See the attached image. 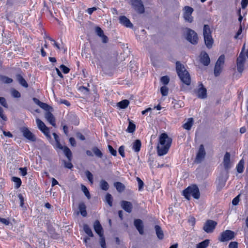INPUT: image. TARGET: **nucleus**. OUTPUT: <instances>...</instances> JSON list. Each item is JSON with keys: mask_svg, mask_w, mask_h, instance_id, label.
<instances>
[{"mask_svg": "<svg viewBox=\"0 0 248 248\" xmlns=\"http://www.w3.org/2000/svg\"><path fill=\"white\" fill-rule=\"evenodd\" d=\"M241 4L242 8L245 9L248 4V0H242Z\"/></svg>", "mask_w": 248, "mask_h": 248, "instance_id": "63", "label": "nucleus"}, {"mask_svg": "<svg viewBox=\"0 0 248 248\" xmlns=\"http://www.w3.org/2000/svg\"><path fill=\"white\" fill-rule=\"evenodd\" d=\"M176 70L181 81L186 85H189L191 83L190 75L184 65L179 61L176 62Z\"/></svg>", "mask_w": 248, "mask_h": 248, "instance_id": "2", "label": "nucleus"}, {"mask_svg": "<svg viewBox=\"0 0 248 248\" xmlns=\"http://www.w3.org/2000/svg\"><path fill=\"white\" fill-rule=\"evenodd\" d=\"M129 104V101L127 99L123 100L117 104V106L121 108L124 109L126 108Z\"/></svg>", "mask_w": 248, "mask_h": 248, "instance_id": "33", "label": "nucleus"}, {"mask_svg": "<svg viewBox=\"0 0 248 248\" xmlns=\"http://www.w3.org/2000/svg\"><path fill=\"white\" fill-rule=\"evenodd\" d=\"M0 80L4 83H11L13 82V79L6 76H1L0 78Z\"/></svg>", "mask_w": 248, "mask_h": 248, "instance_id": "42", "label": "nucleus"}, {"mask_svg": "<svg viewBox=\"0 0 248 248\" xmlns=\"http://www.w3.org/2000/svg\"><path fill=\"white\" fill-rule=\"evenodd\" d=\"M203 34L204 37L211 35V31L210 27L208 25H204L203 27Z\"/></svg>", "mask_w": 248, "mask_h": 248, "instance_id": "31", "label": "nucleus"}, {"mask_svg": "<svg viewBox=\"0 0 248 248\" xmlns=\"http://www.w3.org/2000/svg\"><path fill=\"white\" fill-rule=\"evenodd\" d=\"M11 94L13 97L16 98H19L21 96L20 93L15 89L12 90Z\"/></svg>", "mask_w": 248, "mask_h": 248, "instance_id": "48", "label": "nucleus"}, {"mask_svg": "<svg viewBox=\"0 0 248 248\" xmlns=\"http://www.w3.org/2000/svg\"><path fill=\"white\" fill-rule=\"evenodd\" d=\"M172 139L168 135L163 133L159 137V143L157 146V154L159 156L166 155L171 146Z\"/></svg>", "mask_w": 248, "mask_h": 248, "instance_id": "1", "label": "nucleus"}, {"mask_svg": "<svg viewBox=\"0 0 248 248\" xmlns=\"http://www.w3.org/2000/svg\"><path fill=\"white\" fill-rule=\"evenodd\" d=\"M134 225L140 234L144 233V225L143 221L140 219H135L134 221Z\"/></svg>", "mask_w": 248, "mask_h": 248, "instance_id": "17", "label": "nucleus"}, {"mask_svg": "<svg viewBox=\"0 0 248 248\" xmlns=\"http://www.w3.org/2000/svg\"><path fill=\"white\" fill-rule=\"evenodd\" d=\"M228 177V173H225V171L220 172L216 181L217 190L220 191L224 187Z\"/></svg>", "mask_w": 248, "mask_h": 248, "instance_id": "4", "label": "nucleus"}, {"mask_svg": "<svg viewBox=\"0 0 248 248\" xmlns=\"http://www.w3.org/2000/svg\"><path fill=\"white\" fill-rule=\"evenodd\" d=\"M83 230L85 232L89 235L90 237H93V234L92 232L91 229L90 228L88 225L85 224L83 225Z\"/></svg>", "mask_w": 248, "mask_h": 248, "instance_id": "34", "label": "nucleus"}, {"mask_svg": "<svg viewBox=\"0 0 248 248\" xmlns=\"http://www.w3.org/2000/svg\"><path fill=\"white\" fill-rule=\"evenodd\" d=\"M136 179L138 183L139 190H141L143 189L144 183L139 177H137Z\"/></svg>", "mask_w": 248, "mask_h": 248, "instance_id": "49", "label": "nucleus"}, {"mask_svg": "<svg viewBox=\"0 0 248 248\" xmlns=\"http://www.w3.org/2000/svg\"><path fill=\"white\" fill-rule=\"evenodd\" d=\"M99 243L102 248H107L105 238L103 235H100Z\"/></svg>", "mask_w": 248, "mask_h": 248, "instance_id": "43", "label": "nucleus"}, {"mask_svg": "<svg viewBox=\"0 0 248 248\" xmlns=\"http://www.w3.org/2000/svg\"><path fill=\"white\" fill-rule=\"evenodd\" d=\"M193 11V9L188 6H186L183 8V17L186 21L189 23H192L193 22V18L191 15Z\"/></svg>", "mask_w": 248, "mask_h": 248, "instance_id": "8", "label": "nucleus"}, {"mask_svg": "<svg viewBox=\"0 0 248 248\" xmlns=\"http://www.w3.org/2000/svg\"><path fill=\"white\" fill-rule=\"evenodd\" d=\"M20 173L22 176H25L27 174V169L26 167L19 168Z\"/></svg>", "mask_w": 248, "mask_h": 248, "instance_id": "58", "label": "nucleus"}, {"mask_svg": "<svg viewBox=\"0 0 248 248\" xmlns=\"http://www.w3.org/2000/svg\"><path fill=\"white\" fill-rule=\"evenodd\" d=\"M93 228L99 236H100V235H103L102 227L98 220H95L94 222Z\"/></svg>", "mask_w": 248, "mask_h": 248, "instance_id": "21", "label": "nucleus"}, {"mask_svg": "<svg viewBox=\"0 0 248 248\" xmlns=\"http://www.w3.org/2000/svg\"><path fill=\"white\" fill-rule=\"evenodd\" d=\"M130 4L138 14H142L144 13V6L141 0H130Z\"/></svg>", "mask_w": 248, "mask_h": 248, "instance_id": "5", "label": "nucleus"}, {"mask_svg": "<svg viewBox=\"0 0 248 248\" xmlns=\"http://www.w3.org/2000/svg\"><path fill=\"white\" fill-rule=\"evenodd\" d=\"M46 119L53 126H56L55 118L50 111H46L45 115Z\"/></svg>", "mask_w": 248, "mask_h": 248, "instance_id": "22", "label": "nucleus"}, {"mask_svg": "<svg viewBox=\"0 0 248 248\" xmlns=\"http://www.w3.org/2000/svg\"><path fill=\"white\" fill-rule=\"evenodd\" d=\"M118 152L120 155L123 157H124L125 156L124 154V146L123 145L121 146L118 150Z\"/></svg>", "mask_w": 248, "mask_h": 248, "instance_id": "57", "label": "nucleus"}, {"mask_svg": "<svg viewBox=\"0 0 248 248\" xmlns=\"http://www.w3.org/2000/svg\"><path fill=\"white\" fill-rule=\"evenodd\" d=\"M240 194H239L238 196L235 197L232 201V204L234 205H236L238 204L239 202V197Z\"/></svg>", "mask_w": 248, "mask_h": 248, "instance_id": "59", "label": "nucleus"}, {"mask_svg": "<svg viewBox=\"0 0 248 248\" xmlns=\"http://www.w3.org/2000/svg\"><path fill=\"white\" fill-rule=\"evenodd\" d=\"M229 248H238V243L236 242H231L229 245Z\"/></svg>", "mask_w": 248, "mask_h": 248, "instance_id": "61", "label": "nucleus"}, {"mask_svg": "<svg viewBox=\"0 0 248 248\" xmlns=\"http://www.w3.org/2000/svg\"><path fill=\"white\" fill-rule=\"evenodd\" d=\"M186 39L193 45L197 44L198 40L197 33L191 29H187Z\"/></svg>", "mask_w": 248, "mask_h": 248, "instance_id": "9", "label": "nucleus"}, {"mask_svg": "<svg viewBox=\"0 0 248 248\" xmlns=\"http://www.w3.org/2000/svg\"><path fill=\"white\" fill-rule=\"evenodd\" d=\"M205 44L208 48H211L214 42L212 36L204 37Z\"/></svg>", "mask_w": 248, "mask_h": 248, "instance_id": "27", "label": "nucleus"}, {"mask_svg": "<svg viewBox=\"0 0 248 248\" xmlns=\"http://www.w3.org/2000/svg\"><path fill=\"white\" fill-rule=\"evenodd\" d=\"M200 62L205 66H208L210 62V59L208 54L205 51H202L200 54Z\"/></svg>", "mask_w": 248, "mask_h": 248, "instance_id": "18", "label": "nucleus"}, {"mask_svg": "<svg viewBox=\"0 0 248 248\" xmlns=\"http://www.w3.org/2000/svg\"><path fill=\"white\" fill-rule=\"evenodd\" d=\"M135 124L130 121L127 129V131L129 133H133L135 130Z\"/></svg>", "mask_w": 248, "mask_h": 248, "instance_id": "41", "label": "nucleus"}, {"mask_svg": "<svg viewBox=\"0 0 248 248\" xmlns=\"http://www.w3.org/2000/svg\"><path fill=\"white\" fill-rule=\"evenodd\" d=\"M60 68L64 74H67L70 71V69L63 64L60 65Z\"/></svg>", "mask_w": 248, "mask_h": 248, "instance_id": "52", "label": "nucleus"}, {"mask_svg": "<svg viewBox=\"0 0 248 248\" xmlns=\"http://www.w3.org/2000/svg\"><path fill=\"white\" fill-rule=\"evenodd\" d=\"M78 209L80 212L81 215L85 217L87 216V212H86V206L85 203L83 202H80L78 205Z\"/></svg>", "mask_w": 248, "mask_h": 248, "instance_id": "26", "label": "nucleus"}, {"mask_svg": "<svg viewBox=\"0 0 248 248\" xmlns=\"http://www.w3.org/2000/svg\"><path fill=\"white\" fill-rule=\"evenodd\" d=\"M71 118V122L75 125H77L78 124H79V121L78 120V119H77V116L74 115H72L71 116H70Z\"/></svg>", "mask_w": 248, "mask_h": 248, "instance_id": "51", "label": "nucleus"}, {"mask_svg": "<svg viewBox=\"0 0 248 248\" xmlns=\"http://www.w3.org/2000/svg\"><path fill=\"white\" fill-rule=\"evenodd\" d=\"M0 104L6 108H8V105L6 103V99L3 97H0Z\"/></svg>", "mask_w": 248, "mask_h": 248, "instance_id": "56", "label": "nucleus"}, {"mask_svg": "<svg viewBox=\"0 0 248 248\" xmlns=\"http://www.w3.org/2000/svg\"><path fill=\"white\" fill-rule=\"evenodd\" d=\"M12 180L15 184V187L16 188H18L21 185V180L19 178L17 177H13L12 178Z\"/></svg>", "mask_w": 248, "mask_h": 248, "instance_id": "37", "label": "nucleus"}, {"mask_svg": "<svg viewBox=\"0 0 248 248\" xmlns=\"http://www.w3.org/2000/svg\"><path fill=\"white\" fill-rule=\"evenodd\" d=\"M106 201L108 203L109 206H112L113 198L111 195L109 193H107L106 195Z\"/></svg>", "mask_w": 248, "mask_h": 248, "instance_id": "40", "label": "nucleus"}, {"mask_svg": "<svg viewBox=\"0 0 248 248\" xmlns=\"http://www.w3.org/2000/svg\"><path fill=\"white\" fill-rule=\"evenodd\" d=\"M18 197L19 198V199L20 200V206L22 207L24 204V198L21 194H19L18 195Z\"/></svg>", "mask_w": 248, "mask_h": 248, "instance_id": "62", "label": "nucleus"}, {"mask_svg": "<svg viewBox=\"0 0 248 248\" xmlns=\"http://www.w3.org/2000/svg\"><path fill=\"white\" fill-rule=\"evenodd\" d=\"M217 225V222L212 220H207L204 223L203 230L207 233L212 232Z\"/></svg>", "mask_w": 248, "mask_h": 248, "instance_id": "13", "label": "nucleus"}, {"mask_svg": "<svg viewBox=\"0 0 248 248\" xmlns=\"http://www.w3.org/2000/svg\"><path fill=\"white\" fill-rule=\"evenodd\" d=\"M206 155L205 151L204 148V146L201 144L200 146L198 152L197 154L196 157L194 162L196 163H201L203 159L205 158Z\"/></svg>", "mask_w": 248, "mask_h": 248, "instance_id": "14", "label": "nucleus"}, {"mask_svg": "<svg viewBox=\"0 0 248 248\" xmlns=\"http://www.w3.org/2000/svg\"><path fill=\"white\" fill-rule=\"evenodd\" d=\"M39 107L46 111H49L50 109H52V108L47 104L43 102L41 103Z\"/></svg>", "mask_w": 248, "mask_h": 248, "instance_id": "46", "label": "nucleus"}, {"mask_svg": "<svg viewBox=\"0 0 248 248\" xmlns=\"http://www.w3.org/2000/svg\"><path fill=\"white\" fill-rule=\"evenodd\" d=\"M225 61V56L221 55L217 59L214 68V74L216 77L218 76L222 70Z\"/></svg>", "mask_w": 248, "mask_h": 248, "instance_id": "6", "label": "nucleus"}, {"mask_svg": "<svg viewBox=\"0 0 248 248\" xmlns=\"http://www.w3.org/2000/svg\"><path fill=\"white\" fill-rule=\"evenodd\" d=\"M195 92L197 93V96L199 98L204 99L207 97L206 89L203 87L202 83L200 84L199 89L195 91Z\"/></svg>", "mask_w": 248, "mask_h": 248, "instance_id": "16", "label": "nucleus"}, {"mask_svg": "<svg viewBox=\"0 0 248 248\" xmlns=\"http://www.w3.org/2000/svg\"><path fill=\"white\" fill-rule=\"evenodd\" d=\"M95 30L96 33L99 37L104 34L103 31L99 27H96Z\"/></svg>", "mask_w": 248, "mask_h": 248, "instance_id": "53", "label": "nucleus"}, {"mask_svg": "<svg viewBox=\"0 0 248 248\" xmlns=\"http://www.w3.org/2000/svg\"><path fill=\"white\" fill-rule=\"evenodd\" d=\"M114 185L117 191L119 192H123L125 189L124 185L121 182H116L114 183Z\"/></svg>", "mask_w": 248, "mask_h": 248, "instance_id": "32", "label": "nucleus"}, {"mask_svg": "<svg viewBox=\"0 0 248 248\" xmlns=\"http://www.w3.org/2000/svg\"><path fill=\"white\" fill-rule=\"evenodd\" d=\"M119 20L120 23L126 28H132L133 27V25L130 20L125 16H120L119 18Z\"/></svg>", "mask_w": 248, "mask_h": 248, "instance_id": "19", "label": "nucleus"}, {"mask_svg": "<svg viewBox=\"0 0 248 248\" xmlns=\"http://www.w3.org/2000/svg\"><path fill=\"white\" fill-rule=\"evenodd\" d=\"M235 233L234 232L231 230H226L221 233L218 240L221 242L228 241L233 239Z\"/></svg>", "mask_w": 248, "mask_h": 248, "instance_id": "7", "label": "nucleus"}, {"mask_svg": "<svg viewBox=\"0 0 248 248\" xmlns=\"http://www.w3.org/2000/svg\"><path fill=\"white\" fill-rule=\"evenodd\" d=\"M183 195L187 200L190 199L191 196L196 199H199L200 197L199 189L195 185H192L187 187L183 190Z\"/></svg>", "mask_w": 248, "mask_h": 248, "instance_id": "3", "label": "nucleus"}, {"mask_svg": "<svg viewBox=\"0 0 248 248\" xmlns=\"http://www.w3.org/2000/svg\"><path fill=\"white\" fill-rule=\"evenodd\" d=\"M92 151L97 157L99 158H102L103 157V153L97 147H93L92 148Z\"/></svg>", "mask_w": 248, "mask_h": 248, "instance_id": "38", "label": "nucleus"}, {"mask_svg": "<svg viewBox=\"0 0 248 248\" xmlns=\"http://www.w3.org/2000/svg\"><path fill=\"white\" fill-rule=\"evenodd\" d=\"M209 244V240L206 239L197 245L196 248H206Z\"/></svg>", "mask_w": 248, "mask_h": 248, "instance_id": "36", "label": "nucleus"}, {"mask_svg": "<svg viewBox=\"0 0 248 248\" xmlns=\"http://www.w3.org/2000/svg\"><path fill=\"white\" fill-rule=\"evenodd\" d=\"M20 131L22 133L23 136L28 140L32 142H34L36 140L35 136L31 132L27 127H21L20 128Z\"/></svg>", "mask_w": 248, "mask_h": 248, "instance_id": "10", "label": "nucleus"}, {"mask_svg": "<svg viewBox=\"0 0 248 248\" xmlns=\"http://www.w3.org/2000/svg\"><path fill=\"white\" fill-rule=\"evenodd\" d=\"M16 80L19 83V84L25 88L28 87V84L25 79L24 78L23 76L20 74H17L16 76Z\"/></svg>", "mask_w": 248, "mask_h": 248, "instance_id": "24", "label": "nucleus"}, {"mask_svg": "<svg viewBox=\"0 0 248 248\" xmlns=\"http://www.w3.org/2000/svg\"><path fill=\"white\" fill-rule=\"evenodd\" d=\"M60 149L63 150V153L65 156L67 157L69 161H71L72 158V154L71 150L67 146H63L62 145L61 147H58Z\"/></svg>", "mask_w": 248, "mask_h": 248, "instance_id": "23", "label": "nucleus"}, {"mask_svg": "<svg viewBox=\"0 0 248 248\" xmlns=\"http://www.w3.org/2000/svg\"><path fill=\"white\" fill-rule=\"evenodd\" d=\"M161 81L163 84L167 85L170 81V78L167 76H163L161 78Z\"/></svg>", "mask_w": 248, "mask_h": 248, "instance_id": "50", "label": "nucleus"}, {"mask_svg": "<svg viewBox=\"0 0 248 248\" xmlns=\"http://www.w3.org/2000/svg\"><path fill=\"white\" fill-rule=\"evenodd\" d=\"M245 57L242 53H240L239 57L237 59V69L239 72L242 73L244 70V63L245 62Z\"/></svg>", "mask_w": 248, "mask_h": 248, "instance_id": "15", "label": "nucleus"}, {"mask_svg": "<svg viewBox=\"0 0 248 248\" xmlns=\"http://www.w3.org/2000/svg\"><path fill=\"white\" fill-rule=\"evenodd\" d=\"M155 229L157 238L159 240L163 239L164 238V233L161 227L159 225H156L155 226Z\"/></svg>", "mask_w": 248, "mask_h": 248, "instance_id": "25", "label": "nucleus"}, {"mask_svg": "<svg viewBox=\"0 0 248 248\" xmlns=\"http://www.w3.org/2000/svg\"><path fill=\"white\" fill-rule=\"evenodd\" d=\"M100 187L101 189L107 191L109 188V185L107 181L104 180H101L100 181Z\"/></svg>", "mask_w": 248, "mask_h": 248, "instance_id": "35", "label": "nucleus"}, {"mask_svg": "<svg viewBox=\"0 0 248 248\" xmlns=\"http://www.w3.org/2000/svg\"><path fill=\"white\" fill-rule=\"evenodd\" d=\"M36 122L38 128L47 138L50 139L51 136L49 134V128L45 125L44 123L38 118L36 119Z\"/></svg>", "mask_w": 248, "mask_h": 248, "instance_id": "11", "label": "nucleus"}, {"mask_svg": "<svg viewBox=\"0 0 248 248\" xmlns=\"http://www.w3.org/2000/svg\"><path fill=\"white\" fill-rule=\"evenodd\" d=\"M0 117L4 121H7V117L3 114V109L0 107Z\"/></svg>", "mask_w": 248, "mask_h": 248, "instance_id": "60", "label": "nucleus"}, {"mask_svg": "<svg viewBox=\"0 0 248 248\" xmlns=\"http://www.w3.org/2000/svg\"><path fill=\"white\" fill-rule=\"evenodd\" d=\"M141 143L139 140H136L133 144L132 149L136 152H139L140 151Z\"/></svg>", "mask_w": 248, "mask_h": 248, "instance_id": "28", "label": "nucleus"}, {"mask_svg": "<svg viewBox=\"0 0 248 248\" xmlns=\"http://www.w3.org/2000/svg\"><path fill=\"white\" fill-rule=\"evenodd\" d=\"M85 175L91 184L93 183V175L92 173L89 170H86L85 172Z\"/></svg>", "mask_w": 248, "mask_h": 248, "instance_id": "44", "label": "nucleus"}, {"mask_svg": "<svg viewBox=\"0 0 248 248\" xmlns=\"http://www.w3.org/2000/svg\"><path fill=\"white\" fill-rule=\"evenodd\" d=\"M108 149L110 153V154L113 156H116L117 155V151L116 150L114 149L110 145H108Z\"/></svg>", "mask_w": 248, "mask_h": 248, "instance_id": "54", "label": "nucleus"}, {"mask_svg": "<svg viewBox=\"0 0 248 248\" xmlns=\"http://www.w3.org/2000/svg\"><path fill=\"white\" fill-rule=\"evenodd\" d=\"M53 136L54 138L55 139V141L56 142L57 147L58 148V147H61L62 148V145L60 143V139H59V137L58 135L56 133H53Z\"/></svg>", "mask_w": 248, "mask_h": 248, "instance_id": "45", "label": "nucleus"}, {"mask_svg": "<svg viewBox=\"0 0 248 248\" xmlns=\"http://www.w3.org/2000/svg\"><path fill=\"white\" fill-rule=\"evenodd\" d=\"M193 124V119L192 118H189L187 121L183 125V127L187 130H190Z\"/></svg>", "mask_w": 248, "mask_h": 248, "instance_id": "29", "label": "nucleus"}, {"mask_svg": "<svg viewBox=\"0 0 248 248\" xmlns=\"http://www.w3.org/2000/svg\"><path fill=\"white\" fill-rule=\"evenodd\" d=\"M81 188L82 191L83 192V193H84L85 195L86 196L87 199L89 200L90 199L91 195H90V192H89L88 189H87V188L86 187V186L83 185H81Z\"/></svg>", "mask_w": 248, "mask_h": 248, "instance_id": "39", "label": "nucleus"}, {"mask_svg": "<svg viewBox=\"0 0 248 248\" xmlns=\"http://www.w3.org/2000/svg\"><path fill=\"white\" fill-rule=\"evenodd\" d=\"M76 136L77 138L80 139L81 140H85L84 136L80 132L77 133Z\"/></svg>", "mask_w": 248, "mask_h": 248, "instance_id": "64", "label": "nucleus"}, {"mask_svg": "<svg viewBox=\"0 0 248 248\" xmlns=\"http://www.w3.org/2000/svg\"><path fill=\"white\" fill-rule=\"evenodd\" d=\"M168 88L166 86H162L160 89V91L163 96H167L168 94Z\"/></svg>", "mask_w": 248, "mask_h": 248, "instance_id": "47", "label": "nucleus"}, {"mask_svg": "<svg viewBox=\"0 0 248 248\" xmlns=\"http://www.w3.org/2000/svg\"><path fill=\"white\" fill-rule=\"evenodd\" d=\"M222 163L225 170L224 171L225 172L229 173V170L232 166L231 162V155L230 153L226 152L223 157Z\"/></svg>", "mask_w": 248, "mask_h": 248, "instance_id": "12", "label": "nucleus"}, {"mask_svg": "<svg viewBox=\"0 0 248 248\" xmlns=\"http://www.w3.org/2000/svg\"><path fill=\"white\" fill-rule=\"evenodd\" d=\"M63 162L64 163V167L66 168L71 169L73 167L71 161L68 160V162H66L65 160H63Z\"/></svg>", "mask_w": 248, "mask_h": 248, "instance_id": "55", "label": "nucleus"}, {"mask_svg": "<svg viewBox=\"0 0 248 248\" xmlns=\"http://www.w3.org/2000/svg\"><path fill=\"white\" fill-rule=\"evenodd\" d=\"M121 206L126 212L130 213L132 212L133 205L130 202L122 201L121 202Z\"/></svg>", "mask_w": 248, "mask_h": 248, "instance_id": "20", "label": "nucleus"}, {"mask_svg": "<svg viewBox=\"0 0 248 248\" xmlns=\"http://www.w3.org/2000/svg\"><path fill=\"white\" fill-rule=\"evenodd\" d=\"M245 161L242 158L239 162L238 164L236 166L237 171L238 173H242L244 171V166Z\"/></svg>", "mask_w": 248, "mask_h": 248, "instance_id": "30", "label": "nucleus"}]
</instances>
